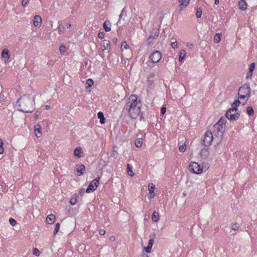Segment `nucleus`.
I'll use <instances>...</instances> for the list:
<instances>
[{"mask_svg": "<svg viewBox=\"0 0 257 257\" xmlns=\"http://www.w3.org/2000/svg\"><path fill=\"white\" fill-rule=\"evenodd\" d=\"M251 89L249 84H243L238 89V99L244 100L243 105L248 100L250 95Z\"/></svg>", "mask_w": 257, "mask_h": 257, "instance_id": "obj_2", "label": "nucleus"}, {"mask_svg": "<svg viewBox=\"0 0 257 257\" xmlns=\"http://www.w3.org/2000/svg\"><path fill=\"white\" fill-rule=\"evenodd\" d=\"M187 47L189 48V49H192L193 47V45L192 43H188L187 44Z\"/></svg>", "mask_w": 257, "mask_h": 257, "instance_id": "obj_60", "label": "nucleus"}, {"mask_svg": "<svg viewBox=\"0 0 257 257\" xmlns=\"http://www.w3.org/2000/svg\"><path fill=\"white\" fill-rule=\"evenodd\" d=\"M240 115L239 112L236 110L235 108L229 109L226 112L225 116L229 119L231 120H237Z\"/></svg>", "mask_w": 257, "mask_h": 257, "instance_id": "obj_4", "label": "nucleus"}, {"mask_svg": "<svg viewBox=\"0 0 257 257\" xmlns=\"http://www.w3.org/2000/svg\"><path fill=\"white\" fill-rule=\"evenodd\" d=\"M202 10L201 8H198L196 10V15L197 18H200L202 16Z\"/></svg>", "mask_w": 257, "mask_h": 257, "instance_id": "obj_32", "label": "nucleus"}, {"mask_svg": "<svg viewBox=\"0 0 257 257\" xmlns=\"http://www.w3.org/2000/svg\"><path fill=\"white\" fill-rule=\"evenodd\" d=\"M138 96L135 94L131 95L128 99V102L124 107L134 108L138 107Z\"/></svg>", "mask_w": 257, "mask_h": 257, "instance_id": "obj_6", "label": "nucleus"}, {"mask_svg": "<svg viewBox=\"0 0 257 257\" xmlns=\"http://www.w3.org/2000/svg\"><path fill=\"white\" fill-rule=\"evenodd\" d=\"M139 115H140V120L141 121H145V117L143 116V114L142 113L140 112V114H139Z\"/></svg>", "mask_w": 257, "mask_h": 257, "instance_id": "obj_56", "label": "nucleus"}, {"mask_svg": "<svg viewBox=\"0 0 257 257\" xmlns=\"http://www.w3.org/2000/svg\"><path fill=\"white\" fill-rule=\"evenodd\" d=\"M82 149L81 147H76L74 151V155L75 156L80 158L82 157Z\"/></svg>", "mask_w": 257, "mask_h": 257, "instance_id": "obj_17", "label": "nucleus"}, {"mask_svg": "<svg viewBox=\"0 0 257 257\" xmlns=\"http://www.w3.org/2000/svg\"><path fill=\"white\" fill-rule=\"evenodd\" d=\"M100 177H97V178H96L95 179H94L92 181V182H94V183L95 185H97V186L99 184V181H100Z\"/></svg>", "mask_w": 257, "mask_h": 257, "instance_id": "obj_50", "label": "nucleus"}, {"mask_svg": "<svg viewBox=\"0 0 257 257\" xmlns=\"http://www.w3.org/2000/svg\"><path fill=\"white\" fill-rule=\"evenodd\" d=\"M213 139V136L212 133L211 131H207L204 134L202 144L205 147H208L211 144Z\"/></svg>", "mask_w": 257, "mask_h": 257, "instance_id": "obj_5", "label": "nucleus"}, {"mask_svg": "<svg viewBox=\"0 0 257 257\" xmlns=\"http://www.w3.org/2000/svg\"><path fill=\"white\" fill-rule=\"evenodd\" d=\"M112 42L114 44H116L117 42V38H114L113 39H112Z\"/></svg>", "mask_w": 257, "mask_h": 257, "instance_id": "obj_62", "label": "nucleus"}, {"mask_svg": "<svg viewBox=\"0 0 257 257\" xmlns=\"http://www.w3.org/2000/svg\"><path fill=\"white\" fill-rule=\"evenodd\" d=\"M240 101L239 100V99H236L231 104V108L232 109L235 108L236 110L238 111V109L237 107L239 105L240 103Z\"/></svg>", "mask_w": 257, "mask_h": 257, "instance_id": "obj_26", "label": "nucleus"}, {"mask_svg": "<svg viewBox=\"0 0 257 257\" xmlns=\"http://www.w3.org/2000/svg\"><path fill=\"white\" fill-rule=\"evenodd\" d=\"M1 55H2V57L6 62L9 60V59L10 58L11 53L8 49L5 48L3 50Z\"/></svg>", "mask_w": 257, "mask_h": 257, "instance_id": "obj_10", "label": "nucleus"}, {"mask_svg": "<svg viewBox=\"0 0 257 257\" xmlns=\"http://www.w3.org/2000/svg\"><path fill=\"white\" fill-rule=\"evenodd\" d=\"M221 33H217L215 35L214 37V41L215 43H218L221 40Z\"/></svg>", "mask_w": 257, "mask_h": 257, "instance_id": "obj_29", "label": "nucleus"}, {"mask_svg": "<svg viewBox=\"0 0 257 257\" xmlns=\"http://www.w3.org/2000/svg\"><path fill=\"white\" fill-rule=\"evenodd\" d=\"M149 191V193H153L154 192V190L155 189V185L152 183H149L148 185Z\"/></svg>", "mask_w": 257, "mask_h": 257, "instance_id": "obj_33", "label": "nucleus"}, {"mask_svg": "<svg viewBox=\"0 0 257 257\" xmlns=\"http://www.w3.org/2000/svg\"><path fill=\"white\" fill-rule=\"evenodd\" d=\"M154 238L151 237V236H150V238L149 239L147 247H148L149 248H151V249H152L153 243H154Z\"/></svg>", "mask_w": 257, "mask_h": 257, "instance_id": "obj_36", "label": "nucleus"}, {"mask_svg": "<svg viewBox=\"0 0 257 257\" xmlns=\"http://www.w3.org/2000/svg\"><path fill=\"white\" fill-rule=\"evenodd\" d=\"M42 23V18L39 15H36L34 17L33 24L35 27H39Z\"/></svg>", "mask_w": 257, "mask_h": 257, "instance_id": "obj_11", "label": "nucleus"}, {"mask_svg": "<svg viewBox=\"0 0 257 257\" xmlns=\"http://www.w3.org/2000/svg\"><path fill=\"white\" fill-rule=\"evenodd\" d=\"M55 218V216L53 214H51L47 216L46 220L48 223L51 224L54 223Z\"/></svg>", "mask_w": 257, "mask_h": 257, "instance_id": "obj_21", "label": "nucleus"}, {"mask_svg": "<svg viewBox=\"0 0 257 257\" xmlns=\"http://www.w3.org/2000/svg\"><path fill=\"white\" fill-rule=\"evenodd\" d=\"M150 199H152V198H153L155 196V194L154 192L153 193H150Z\"/></svg>", "mask_w": 257, "mask_h": 257, "instance_id": "obj_61", "label": "nucleus"}, {"mask_svg": "<svg viewBox=\"0 0 257 257\" xmlns=\"http://www.w3.org/2000/svg\"><path fill=\"white\" fill-rule=\"evenodd\" d=\"M200 156L202 158H206L209 154V152L206 148L202 149L200 152Z\"/></svg>", "mask_w": 257, "mask_h": 257, "instance_id": "obj_19", "label": "nucleus"}, {"mask_svg": "<svg viewBox=\"0 0 257 257\" xmlns=\"http://www.w3.org/2000/svg\"><path fill=\"white\" fill-rule=\"evenodd\" d=\"M111 24L109 21H105L103 24V27L105 31L107 32L111 30Z\"/></svg>", "mask_w": 257, "mask_h": 257, "instance_id": "obj_20", "label": "nucleus"}, {"mask_svg": "<svg viewBox=\"0 0 257 257\" xmlns=\"http://www.w3.org/2000/svg\"><path fill=\"white\" fill-rule=\"evenodd\" d=\"M154 40V39H153L152 37L150 36L147 41L148 44L149 45H152L153 44Z\"/></svg>", "mask_w": 257, "mask_h": 257, "instance_id": "obj_45", "label": "nucleus"}, {"mask_svg": "<svg viewBox=\"0 0 257 257\" xmlns=\"http://www.w3.org/2000/svg\"><path fill=\"white\" fill-rule=\"evenodd\" d=\"M45 108L47 110L50 109L51 108V106L49 105H46Z\"/></svg>", "mask_w": 257, "mask_h": 257, "instance_id": "obj_63", "label": "nucleus"}, {"mask_svg": "<svg viewBox=\"0 0 257 257\" xmlns=\"http://www.w3.org/2000/svg\"><path fill=\"white\" fill-rule=\"evenodd\" d=\"M166 112V107L162 106L161 108V113L162 114H165Z\"/></svg>", "mask_w": 257, "mask_h": 257, "instance_id": "obj_55", "label": "nucleus"}, {"mask_svg": "<svg viewBox=\"0 0 257 257\" xmlns=\"http://www.w3.org/2000/svg\"><path fill=\"white\" fill-rule=\"evenodd\" d=\"M239 226L240 225L238 223H235L232 225L231 229L233 230H237L239 229Z\"/></svg>", "mask_w": 257, "mask_h": 257, "instance_id": "obj_38", "label": "nucleus"}, {"mask_svg": "<svg viewBox=\"0 0 257 257\" xmlns=\"http://www.w3.org/2000/svg\"><path fill=\"white\" fill-rule=\"evenodd\" d=\"M97 117L99 119V121L101 124H104L105 122V119L104 114L102 111H99L97 113Z\"/></svg>", "mask_w": 257, "mask_h": 257, "instance_id": "obj_22", "label": "nucleus"}, {"mask_svg": "<svg viewBox=\"0 0 257 257\" xmlns=\"http://www.w3.org/2000/svg\"><path fill=\"white\" fill-rule=\"evenodd\" d=\"M123 110H125L128 112V115L132 119L137 118L141 111L140 106L134 108L124 107Z\"/></svg>", "mask_w": 257, "mask_h": 257, "instance_id": "obj_3", "label": "nucleus"}, {"mask_svg": "<svg viewBox=\"0 0 257 257\" xmlns=\"http://www.w3.org/2000/svg\"><path fill=\"white\" fill-rule=\"evenodd\" d=\"M9 222H10V223L11 225L12 226H15L17 223L16 221L15 220V219L11 217L10 219H9Z\"/></svg>", "mask_w": 257, "mask_h": 257, "instance_id": "obj_46", "label": "nucleus"}, {"mask_svg": "<svg viewBox=\"0 0 257 257\" xmlns=\"http://www.w3.org/2000/svg\"><path fill=\"white\" fill-rule=\"evenodd\" d=\"M252 72H251V73H250V71H249L246 74V78H250L252 76Z\"/></svg>", "mask_w": 257, "mask_h": 257, "instance_id": "obj_58", "label": "nucleus"}, {"mask_svg": "<svg viewBox=\"0 0 257 257\" xmlns=\"http://www.w3.org/2000/svg\"><path fill=\"white\" fill-rule=\"evenodd\" d=\"M105 33L103 32H100L98 34V37L99 39H103L104 37Z\"/></svg>", "mask_w": 257, "mask_h": 257, "instance_id": "obj_52", "label": "nucleus"}, {"mask_svg": "<svg viewBox=\"0 0 257 257\" xmlns=\"http://www.w3.org/2000/svg\"><path fill=\"white\" fill-rule=\"evenodd\" d=\"M105 230L103 229H101L99 230V233L100 235H103L105 234Z\"/></svg>", "mask_w": 257, "mask_h": 257, "instance_id": "obj_57", "label": "nucleus"}, {"mask_svg": "<svg viewBox=\"0 0 257 257\" xmlns=\"http://www.w3.org/2000/svg\"><path fill=\"white\" fill-rule=\"evenodd\" d=\"M144 248L146 252L147 253H150L151 251V248H149L148 247H145Z\"/></svg>", "mask_w": 257, "mask_h": 257, "instance_id": "obj_59", "label": "nucleus"}, {"mask_svg": "<svg viewBox=\"0 0 257 257\" xmlns=\"http://www.w3.org/2000/svg\"><path fill=\"white\" fill-rule=\"evenodd\" d=\"M60 226V225L59 223H56V224L55 225V227L54 230V232H53L54 234L55 235V234H56L57 233V232L59 230Z\"/></svg>", "mask_w": 257, "mask_h": 257, "instance_id": "obj_37", "label": "nucleus"}, {"mask_svg": "<svg viewBox=\"0 0 257 257\" xmlns=\"http://www.w3.org/2000/svg\"><path fill=\"white\" fill-rule=\"evenodd\" d=\"M78 195L75 194H74L70 198V203L71 205H74L77 202V198L78 197Z\"/></svg>", "mask_w": 257, "mask_h": 257, "instance_id": "obj_27", "label": "nucleus"}, {"mask_svg": "<svg viewBox=\"0 0 257 257\" xmlns=\"http://www.w3.org/2000/svg\"><path fill=\"white\" fill-rule=\"evenodd\" d=\"M100 177H97V178H96L95 179H94L92 181V182H94V183L95 185H97V186L99 184V181H100Z\"/></svg>", "mask_w": 257, "mask_h": 257, "instance_id": "obj_51", "label": "nucleus"}, {"mask_svg": "<svg viewBox=\"0 0 257 257\" xmlns=\"http://www.w3.org/2000/svg\"><path fill=\"white\" fill-rule=\"evenodd\" d=\"M225 122H226V119L225 118H223L222 117H221L216 123H219V124H221L222 125H223V126L224 127Z\"/></svg>", "mask_w": 257, "mask_h": 257, "instance_id": "obj_40", "label": "nucleus"}, {"mask_svg": "<svg viewBox=\"0 0 257 257\" xmlns=\"http://www.w3.org/2000/svg\"><path fill=\"white\" fill-rule=\"evenodd\" d=\"M66 27H67V28H68V29L70 28H71V24H70V23H67V24H66Z\"/></svg>", "mask_w": 257, "mask_h": 257, "instance_id": "obj_64", "label": "nucleus"}, {"mask_svg": "<svg viewBox=\"0 0 257 257\" xmlns=\"http://www.w3.org/2000/svg\"><path fill=\"white\" fill-rule=\"evenodd\" d=\"M154 238L151 237V236H150V238L149 239L147 247H148L149 248H151V249H152L153 243H154Z\"/></svg>", "mask_w": 257, "mask_h": 257, "instance_id": "obj_35", "label": "nucleus"}, {"mask_svg": "<svg viewBox=\"0 0 257 257\" xmlns=\"http://www.w3.org/2000/svg\"><path fill=\"white\" fill-rule=\"evenodd\" d=\"M186 55V51L184 50H182L179 54V61L181 62L184 58L185 56Z\"/></svg>", "mask_w": 257, "mask_h": 257, "instance_id": "obj_31", "label": "nucleus"}, {"mask_svg": "<svg viewBox=\"0 0 257 257\" xmlns=\"http://www.w3.org/2000/svg\"><path fill=\"white\" fill-rule=\"evenodd\" d=\"M152 219L155 222H157L160 219V215L157 211H154L152 215Z\"/></svg>", "mask_w": 257, "mask_h": 257, "instance_id": "obj_23", "label": "nucleus"}, {"mask_svg": "<svg viewBox=\"0 0 257 257\" xmlns=\"http://www.w3.org/2000/svg\"><path fill=\"white\" fill-rule=\"evenodd\" d=\"M255 63H252L250 64L249 66V71L251 72H252L253 71V70H254V68H255Z\"/></svg>", "mask_w": 257, "mask_h": 257, "instance_id": "obj_44", "label": "nucleus"}, {"mask_svg": "<svg viewBox=\"0 0 257 257\" xmlns=\"http://www.w3.org/2000/svg\"><path fill=\"white\" fill-rule=\"evenodd\" d=\"M124 12V9H123V10H122L119 16V20L118 21V22L116 23L117 25H118L119 24L120 21V19L122 18V17L123 15Z\"/></svg>", "mask_w": 257, "mask_h": 257, "instance_id": "obj_49", "label": "nucleus"}, {"mask_svg": "<svg viewBox=\"0 0 257 257\" xmlns=\"http://www.w3.org/2000/svg\"><path fill=\"white\" fill-rule=\"evenodd\" d=\"M33 253L36 256H38L40 254V251L38 248L35 247L33 248Z\"/></svg>", "mask_w": 257, "mask_h": 257, "instance_id": "obj_39", "label": "nucleus"}, {"mask_svg": "<svg viewBox=\"0 0 257 257\" xmlns=\"http://www.w3.org/2000/svg\"><path fill=\"white\" fill-rule=\"evenodd\" d=\"M127 171L128 175L131 177L134 176V173L133 171V166L130 164H127Z\"/></svg>", "mask_w": 257, "mask_h": 257, "instance_id": "obj_25", "label": "nucleus"}, {"mask_svg": "<svg viewBox=\"0 0 257 257\" xmlns=\"http://www.w3.org/2000/svg\"><path fill=\"white\" fill-rule=\"evenodd\" d=\"M66 47L64 45H61L59 47V50H60V52L62 53H64L66 51Z\"/></svg>", "mask_w": 257, "mask_h": 257, "instance_id": "obj_48", "label": "nucleus"}, {"mask_svg": "<svg viewBox=\"0 0 257 257\" xmlns=\"http://www.w3.org/2000/svg\"><path fill=\"white\" fill-rule=\"evenodd\" d=\"M171 46H172V48L174 49L177 48L178 47V43L176 41L174 42H172Z\"/></svg>", "mask_w": 257, "mask_h": 257, "instance_id": "obj_54", "label": "nucleus"}, {"mask_svg": "<svg viewBox=\"0 0 257 257\" xmlns=\"http://www.w3.org/2000/svg\"><path fill=\"white\" fill-rule=\"evenodd\" d=\"M128 48V45L126 42L123 41L121 43V49L123 51V49H127Z\"/></svg>", "mask_w": 257, "mask_h": 257, "instance_id": "obj_42", "label": "nucleus"}, {"mask_svg": "<svg viewBox=\"0 0 257 257\" xmlns=\"http://www.w3.org/2000/svg\"><path fill=\"white\" fill-rule=\"evenodd\" d=\"M224 128V127L221 124H219V123H216L213 126V133L217 137H222L223 136Z\"/></svg>", "mask_w": 257, "mask_h": 257, "instance_id": "obj_9", "label": "nucleus"}, {"mask_svg": "<svg viewBox=\"0 0 257 257\" xmlns=\"http://www.w3.org/2000/svg\"><path fill=\"white\" fill-rule=\"evenodd\" d=\"M186 149V146L185 144H183L181 146H179V150L181 152H184Z\"/></svg>", "mask_w": 257, "mask_h": 257, "instance_id": "obj_43", "label": "nucleus"}, {"mask_svg": "<svg viewBox=\"0 0 257 257\" xmlns=\"http://www.w3.org/2000/svg\"><path fill=\"white\" fill-rule=\"evenodd\" d=\"M239 8L241 11H244L246 9V3L244 0H239L238 2Z\"/></svg>", "mask_w": 257, "mask_h": 257, "instance_id": "obj_18", "label": "nucleus"}, {"mask_svg": "<svg viewBox=\"0 0 257 257\" xmlns=\"http://www.w3.org/2000/svg\"><path fill=\"white\" fill-rule=\"evenodd\" d=\"M3 142L0 139V154H3L4 153V148H3Z\"/></svg>", "mask_w": 257, "mask_h": 257, "instance_id": "obj_47", "label": "nucleus"}, {"mask_svg": "<svg viewBox=\"0 0 257 257\" xmlns=\"http://www.w3.org/2000/svg\"><path fill=\"white\" fill-rule=\"evenodd\" d=\"M190 0H179L180 3L179 11H181L183 8H186L189 4Z\"/></svg>", "mask_w": 257, "mask_h": 257, "instance_id": "obj_14", "label": "nucleus"}, {"mask_svg": "<svg viewBox=\"0 0 257 257\" xmlns=\"http://www.w3.org/2000/svg\"><path fill=\"white\" fill-rule=\"evenodd\" d=\"M143 139L139 138L135 141V146L137 148H140L142 145Z\"/></svg>", "mask_w": 257, "mask_h": 257, "instance_id": "obj_30", "label": "nucleus"}, {"mask_svg": "<svg viewBox=\"0 0 257 257\" xmlns=\"http://www.w3.org/2000/svg\"><path fill=\"white\" fill-rule=\"evenodd\" d=\"M86 84H87L89 87H91L93 85L94 82L91 79L89 78L86 81Z\"/></svg>", "mask_w": 257, "mask_h": 257, "instance_id": "obj_41", "label": "nucleus"}, {"mask_svg": "<svg viewBox=\"0 0 257 257\" xmlns=\"http://www.w3.org/2000/svg\"><path fill=\"white\" fill-rule=\"evenodd\" d=\"M58 29L59 30V34L63 33L65 31V28L62 24H60L58 26Z\"/></svg>", "mask_w": 257, "mask_h": 257, "instance_id": "obj_34", "label": "nucleus"}, {"mask_svg": "<svg viewBox=\"0 0 257 257\" xmlns=\"http://www.w3.org/2000/svg\"><path fill=\"white\" fill-rule=\"evenodd\" d=\"M77 173L78 176H81L84 174L85 167L83 164H78L76 165Z\"/></svg>", "mask_w": 257, "mask_h": 257, "instance_id": "obj_12", "label": "nucleus"}, {"mask_svg": "<svg viewBox=\"0 0 257 257\" xmlns=\"http://www.w3.org/2000/svg\"><path fill=\"white\" fill-rule=\"evenodd\" d=\"M30 0H23L22 5L23 7H25L29 3Z\"/></svg>", "mask_w": 257, "mask_h": 257, "instance_id": "obj_53", "label": "nucleus"}, {"mask_svg": "<svg viewBox=\"0 0 257 257\" xmlns=\"http://www.w3.org/2000/svg\"><path fill=\"white\" fill-rule=\"evenodd\" d=\"M34 101V99H32L29 95H24L18 100L16 105L19 106V110L20 111L31 113L35 109Z\"/></svg>", "mask_w": 257, "mask_h": 257, "instance_id": "obj_1", "label": "nucleus"}, {"mask_svg": "<svg viewBox=\"0 0 257 257\" xmlns=\"http://www.w3.org/2000/svg\"><path fill=\"white\" fill-rule=\"evenodd\" d=\"M189 169L190 172L197 174L201 173L203 170L201 167L196 162H193L189 166Z\"/></svg>", "mask_w": 257, "mask_h": 257, "instance_id": "obj_8", "label": "nucleus"}, {"mask_svg": "<svg viewBox=\"0 0 257 257\" xmlns=\"http://www.w3.org/2000/svg\"><path fill=\"white\" fill-rule=\"evenodd\" d=\"M161 58V53L159 51L155 50L151 54L149 57L151 60L150 63H156L159 62Z\"/></svg>", "mask_w": 257, "mask_h": 257, "instance_id": "obj_7", "label": "nucleus"}, {"mask_svg": "<svg viewBox=\"0 0 257 257\" xmlns=\"http://www.w3.org/2000/svg\"><path fill=\"white\" fill-rule=\"evenodd\" d=\"M246 113L249 116H252L254 114V109L251 106L246 108Z\"/></svg>", "mask_w": 257, "mask_h": 257, "instance_id": "obj_28", "label": "nucleus"}, {"mask_svg": "<svg viewBox=\"0 0 257 257\" xmlns=\"http://www.w3.org/2000/svg\"><path fill=\"white\" fill-rule=\"evenodd\" d=\"M160 33L159 29H153L151 32L150 36L152 37L154 40L157 39Z\"/></svg>", "mask_w": 257, "mask_h": 257, "instance_id": "obj_15", "label": "nucleus"}, {"mask_svg": "<svg viewBox=\"0 0 257 257\" xmlns=\"http://www.w3.org/2000/svg\"><path fill=\"white\" fill-rule=\"evenodd\" d=\"M37 127H36L34 130V133H35V136L37 137L40 138L42 135V133L41 132V127L39 125H37Z\"/></svg>", "mask_w": 257, "mask_h": 257, "instance_id": "obj_24", "label": "nucleus"}, {"mask_svg": "<svg viewBox=\"0 0 257 257\" xmlns=\"http://www.w3.org/2000/svg\"><path fill=\"white\" fill-rule=\"evenodd\" d=\"M97 187V185L95 184L94 182L91 181L86 189V192L88 193L93 192L96 189Z\"/></svg>", "mask_w": 257, "mask_h": 257, "instance_id": "obj_13", "label": "nucleus"}, {"mask_svg": "<svg viewBox=\"0 0 257 257\" xmlns=\"http://www.w3.org/2000/svg\"><path fill=\"white\" fill-rule=\"evenodd\" d=\"M102 45L103 47V51L105 50H109L110 47V43L109 41L104 40H103L102 42Z\"/></svg>", "mask_w": 257, "mask_h": 257, "instance_id": "obj_16", "label": "nucleus"}]
</instances>
